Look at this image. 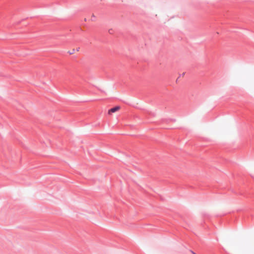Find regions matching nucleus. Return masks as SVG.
Segmentation results:
<instances>
[{
	"instance_id": "nucleus-1",
	"label": "nucleus",
	"mask_w": 254,
	"mask_h": 254,
	"mask_svg": "<svg viewBox=\"0 0 254 254\" xmlns=\"http://www.w3.org/2000/svg\"><path fill=\"white\" fill-rule=\"evenodd\" d=\"M120 109V107L119 106H116L108 110V114H111L112 113H114L116 112Z\"/></svg>"
},
{
	"instance_id": "nucleus-2",
	"label": "nucleus",
	"mask_w": 254,
	"mask_h": 254,
	"mask_svg": "<svg viewBox=\"0 0 254 254\" xmlns=\"http://www.w3.org/2000/svg\"><path fill=\"white\" fill-rule=\"evenodd\" d=\"M75 51V50L74 49H73L72 51H69L68 53L70 55H71L72 54H73V53Z\"/></svg>"
},
{
	"instance_id": "nucleus-3",
	"label": "nucleus",
	"mask_w": 254,
	"mask_h": 254,
	"mask_svg": "<svg viewBox=\"0 0 254 254\" xmlns=\"http://www.w3.org/2000/svg\"><path fill=\"white\" fill-rule=\"evenodd\" d=\"M112 32H113V29H111L109 30V32L110 34H112Z\"/></svg>"
},
{
	"instance_id": "nucleus-4",
	"label": "nucleus",
	"mask_w": 254,
	"mask_h": 254,
	"mask_svg": "<svg viewBox=\"0 0 254 254\" xmlns=\"http://www.w3.org/2000/svg\"><path fill=\"white\" fill-rule=\"evenodd\" d=\"M191 253L192 254H196L195 253H194V252H193L192 251H190Z\"/></svg>"
},
{
	"instance_id": "nucleus-5",
	"label": "nucleus",
	"mask_w": 254,
	"mask_h": 254,
	"mask_svg": "<svg viewBox=\"0 0 254 254\" xmlns=\"http://www.w3.org/2000/svg\"><path fill=\"white\" fill-rule=\"evenodd\" d=\"M185 74V72L183 73L182 75H184Z\"/></svg>"
},
{
	"instance_id": "nucleus-6",
	"label": "nucleus",
	"mask_w": 254,
	"mask_h": 254,
	"mask_svg": "<svg viewBox=\"0 0 254 254\" xmlns=\"http://www.w3.org/2000/svg\"><path fill=\"white\" fill-rule=\"evenodd\" d=\"M79 48H78V49H76L77 51H78L79 50Z\"/></svg>"
}]
</instances>
